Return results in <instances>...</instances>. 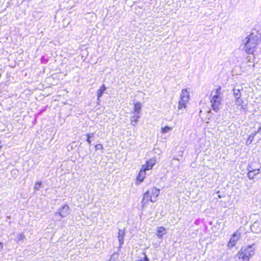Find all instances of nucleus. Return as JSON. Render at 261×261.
<instances>
[{"mask_svg":"<svg viewBox=\"0 0 261 261\" xmlns=\"http://www.w3.org/2000/svg\"><path fill=\"white\" fill-rule=\"evenodd\" d=\"M211 107L214 111L218 112L222 106L223 100L222 93L221 92V87L219 86L212 91L211 93Z\"/></svg>","mask_w":261,"mask_h":261,"instance_id":"1","label":"nucleus"},{"mask_svg":"<svg viewBox=\"0 0 261 261\" xmlns=\"http://www.w3.org/2000/svg\"><path fill=\"white\" fill-rule=\"evenodd\" d=\"M244 44V50L247 54H253L258 43V38L257 36L251 35L245 37L243 40Z\"/></svg>","mask_w":261,"mask_h":261,"instance_id":"2","label":"nucleus"},{"mask_svg":"<svg viewBox=\"0 0 261 261\" xmlns=\"http://www.w3.org/2000/svg\"><path fill=\"white\" fill-rule=\"evenodd\" d=\"M160 191L156 187H152L147 190L144 194L142 203L144 204L146 202L150 201L152 202H154L156 201L158 197L159 196Z\"/></svg>","mask_w":261,"mask_h":261,"instance_id":"3","label":"nucleus"},{"mask_svg":"<svg viewBox=\"0 0 261 261\" xmlns=\"http://www.w3.org/2000/svg\"><path fill=\"white\" fill-rule=\"evenodd\" d=\"M255 248L254 245H248L244 247H242L238 252V256H240L246 258L249 261L250 257H252L254 254Z\"/></svg>","mask_w":261,"mask_h":261,"instance_id":"4","label":"nucleus"},{"mask_svg":"<svg viewBox=\"0 0 261 261\" xmlns=\"http://www.w3.org/2000/svg\"><path fill=\"white\" fill-rule=\"evenodd\" d=\"M190 91L191 90L190 88L182 89L180 94L178 102L188 105L190 97Z\"/></svg>","mask_w":261,"mask_h":261,"instance_id":"5","label":"nucleus"},{"mask_svg":"<svg viewBox=\"0 0 261 261\" xmlns=\"http://www.w3.org/2000/svg\"><path fill=\"white\" fill-rule=\"evenodd\" d=\"M70 212V209L69 206L67 204H65L59 208L58 211L55 213V215L56 216H59L61 218H65L69 214Z\"/></svg>","mask_w":261,"mask_h":261,"instance_id":"6","label":"nucleus"},{"mask_svg":"<svg viewBox=\"0 0 261 261\" xmlns=\"http://www.w3.org/2000/svg\"><path fill=\"white\" fill-rule=\"evenodd\" d=\"M241 238V233L239 230L236 231L231 237L228 244L227 247L228 248H232L237 243V242Z\"/></svg>","mask_w":261,"mask_h":261,"instance_id":"7","label":"nucleus"},{"mask_svg":"<svg viewBox=\"0 0 261 261\" xmlns=\"http://www.w3.org/2000/svg\"><path fill=\"white\" fill-rule=\"evenodd\" d=\"M156 160L154 158L148 160L146 163L142 165L141 168L146 171L151 170L154 166L156 164Z\"/></svg>","mask_w":261,"mask_h":261,"instance_id":"8","label":"nucleus"},{"mask_svg":"<svg viewBox=\"0 0 261 261\" xmlns=\"http://www.w3.org/2000/svg\"><path fill=\"white\" fill-rule=\"evenodd\" d=\"M146 175V171L141 168L139 173L137 177L136 185H140L145 179Z\"/></svg>","mask_w":261,"mask_h":261,"instance_id":"9","label":"nucleus"},{"mask_svg":"<svg viewBox=\"0 0 261 261\" xmlns=\"http://www.w3.org/2000/svg\"><path fill=\"white\" fill-rule=\"evenodd\" d=\"M167 232L166 229L163 226L158 227L156 228L155 234L159 239H162L163 236Z\"/></svg>","mask_w":261,"mask_h":261,"instance_id":"10","label":"nucleus"},{"mask_svg":"<svg viewBox=\"0 0 261 261\" xmlns=\"http://www.w3.org/2000/svg\"><path fill=\"white\" fill-rule=\"evenodd\" d=\"M251 229L253 232L259 233L261 232V224L258 222H255L252 225Z\"/></svg>","mask_w":261,"mask_h":261,"instance_id":"11","label":"nucleus"},{"mask_svg":"<svg viewBox=\"0 0 261 261\" xmlns=\"http://www.w3.org/2000/svg\"><path fill=\"white\" fill-rule=\"evenodd\" d=\"M106 88L104 85H101L99 89L97 91V100L98 101H100V97L102 96L103 92L106 91Z\"/></svg>","mask_w":261,"mask_h":261,"instance_id":"12","label":"nucleus"},{"mask_svg":"<svg viewBox=\"0 0 261 261\" xmlns=\"http://www.w3.org/2000/svg\"><path fill=\"white\" fill-rule=\"evenodd\" d=\"M134 111L135 113L137 114H139L141 112L142 109V105L140 102H136L134 103Z\"/></svg>","mask_w":261,"mask_h":261,"instance_id":"13","label":"nucleus"},{"mask_svg":"<svg viewBox=\"0 0 261 261\" xmlns=\"http://www.w3.org/2000/svg\"><path fill=\"white\" fill-rule=\"evenodd\" d=\"M124 234V232L122 230H119L118 238L120 246L123 244Z\"/></svg>","mask_w":261,"mask_h":261,"instance_id":"14","label":"nucleus"},{"mask_svg":"<svg viewBox=\"0 0 261 261\" xmlns=\"http://www.w3.org/2000/svg\"><path fill=\"white\" fill-rule=\"evenodd\" d=\"M187 107V105L178 102L177 107L178 110L180 111L181 113H183L186 111Z\"/></svg>","mask_w":261,"mask_h":261,"instance_id":"15","label":"nucleus"},{"mask_svg":"<svg viewBox=\"0 0 261 261\" xmlns=\"http://www.w3.org/2000/svg\"><path fill=\"white\" fill-rule=\"evenodd\" d=\"M172 129V127H170L168 126H165L161 127V130L162 134L167 133Z\"/></svg>","mask_w":261,"mask_h":261,"instance_id":"16","label":"nucleus"},{"mask_svg":"<svg viewBox=\"0 0 261 261\" xmlns=\"http://www.w3.org/2000/svg\"><path fill=\"white\" fill-rule=\"evenodd\" d=\"M233 95L234 96L235 98L241 97V89L234 88L233 89Z\"/></svg>","mask_w":261,"mask_h":261,"instance_id":"17","label":"nucleus"},{"mask_svg":"<svg viewBox=\"0 0 261 261\" xmlns=\"http://www.w3.org/2000/svg\"><path fill=\"white\" fill-rule=\"evenodd\" d=\"M236 99V104L237 106H241L242 108L244 109V107L243 105V100L241 98V97L237 98Z\"/></svg>","mask_w":261,"mask_h":261,"instance_id":"18","label":"nucleus"},{"mask_svg":"<svg viewBox=\"0 0 261 261\" xmlns=\"http://www.w3.org/2000/svg\"><path fill=\"white\" fill-rule=\"evenodd\" d=\"M140 118V115L137 114V115H134L131 118V121L132 122H134L135 124H133V125H135V124L137 123L138 119Z\"/></svg>","mask_w":261,"mask_h":261,"instance_id":"19","label":"nucleus"},{"mask_svg":"<svg viewBox=\"0 0 261 261\" xmlns=\"http://www.w3.org/2000/svg\"><path fill=\"white\" fill-rule=\"evenodd\" d=\"M42 186V182L41 181H37L34 184V189L36 191L39 190Z\"/></svg>","mask_w":261,"mask_h":261,"instance_id":"20","label":"nucleus"},{"mask_svg":"<svg viewBox=\"0 0 261 261\" xmlns=\"http://www.w3.org/2000/svg\"><path fill=\"white\" fill-rule=\"evenodd\" d=\"M86 136L87 137V142L88 143V144L89 145L91 144V138L93 137L94 136V133H89V134H87L86 135Z\"/></svg>","mask_w":261,"mask_h":261,"instance_id":"21","label":"nucleus"},{"mask_svg":"<svg viewBox=\"0 0 261 261\" xmlns=\"http://www.w3.org/2000/svg\"><path fill=\"white\" fill-rule=\"evenodd\" d=\"M25 237L24 235V234L20 233L18 236L17 242H19L22 241L23 240H24L25 239Z\"/></svg>","mask_w":261,"mask_h":261,"instance_id":"22","label":"nucleus"},{"mask_svg":"<svg viewBox=\"0 0 261 261\" xmlns=\"http://www.w3.org/2000/svg\"><path fill=\"white\" fill-rule=\"evenodd\" d=\"M253 139H254L253 136H252L251 135H250L248 137V140H247L246 144L247 145L251 144V143L252 142V141H253Z\"/></svg>","mask_w":261,"mask_h":261,"instance_id":"23","label":"nucleus"},{"mask_svg":"<svg viewBox=\"0 0 261 261\" xmlns=\"http://www.w3.org/2000/svg\"><path fill=\"white\" fill-rule=\"evenodd\" d=\"M254 171H249L248 173V177L249 178L252 179L254 178V175H253Z\"/></svg>","mask_w":261,"mask_h":261,"instance_id":"24","label":"nucleus"},{"mask_svg":"<svg viewBox=\"0 0 261 261\" xmlns=\"http://www.w3.org/2000/svg\"><path fill=\"white\" fill-rule=\"evenodd\" d=\"M95 148L96 150H102L103 149V147L101 144H98L95 146Z\"/></svg>","mask_w":261,"mask_h":261,"instance_id":"25","label":"nucleus"},{"mask_svg":"<svg viewBox=\"0 0 261 261\" xmlns=\"http://www.w3.org/2000/svg\"><path fill=\"white\" fill-rule=\"evenodd\" d=\"M144 254V256L143 259H138L136 261H149V259L147 257V256L145 254Z\"/></svg>","mask_w":261,"mask_h":261,"instance_id":"26","label":"nucleus"},{"mask_svg":"<svg viewBox=\"0 0 261 261\" xmlns=\"http://www.w3.org/2000/svg\"><path fill=\"white\" fill-rule=\"evenodd\" d=\"M252 171H254L253 175L255 176L259 173L260 170L259 169H255V170H252Z\"/></svg>","mask_w":261,"mask_h":261,"instance_id":"27","label":"nucleus"},{"mask_svg":"<svg viewBox=\"0 0 261 261\" xmlns=\"http://www.w3.org/2000/svg\"><path fill=\"white\" fill-rule=\"evenodd\" d=\"M238 261H249V260H248V259H247L246 258L244 259V258H243V257L238 256Z\"/></svg>","mask_w":261,"mask_h":261,"instance_id":"28","label":"nucleus"},{"mask_svg":"<svg viewBox=\"0 0 261 261\" xmlns=\"http://www.w3.org/2000/svg\"><path fill=\"white\" fill-rule=\"evenodd\" d=\"M257 133H257V131H256V132H254L253 133H252L251 135L252 136H253V138H254V136H255Z\"/></svg>","mask_w":261,"mask_h":261,"instance_id":"29","label":"nucleus"},{"mask_svg":"<svg viewBox=\"0 0 261 261\" xmlns=\"http://www.w3.org/2000/svg\"><path fill=\"white\" fill-rule=\"evenodd\" d=\"M3 247V244L2 243L0 242V250L2 249Z\"/></svg>","mask_w":261,"mask_h":261,"instance_id":"30","label":"nucleus"}]
</instances>
